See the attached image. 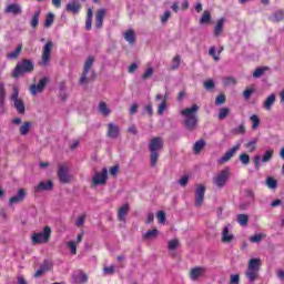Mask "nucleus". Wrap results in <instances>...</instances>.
<instances>
[{
	"mask_svg": "<svg viewBox=\"0 0 284 284\" xmlns=\"http://www.w3.org/2000/svg\"><path fill=\"white\" fill-rule=\"evenodd\" d=\"M230 284H241V275L232 274L230 276Z\"/></svg>",
	"mask_w": 284,
	"mask_h": 284,
	"instance_id": "49",
	"label": "nucleus"
},
{
	"mask_svg": "<svg viewBox=\"0 0 284 284\" xmlns=\"http://www.w3.org/2000/svg\"><path fill=\"white\" fill-rule=\"evenodd\" d=\"M225 103V94H220L215 99V105H223Z\"/></svg>",
	"mask_w": 284,
	"mask_h": 284,
	"instance_id": "59",
	"label": "nucleus"
},
{
	"mask_svg": "<svg viewBox=\"0 0 284 284\" xmlns=\"http://www.w3.org/2000/svg\"><path fill=\"white\" fill-rule=\"evenodd\" d=\"M103 272H104L105 276H112V274H114V266L113 265L105 266L103 268Z\"/></svg>",
	"mask_w": 284,
	"mask_h": 284,
	"instance_id": "56",
	"label": "nucleus"
},
{
	"mask_svg": "<svg viewBox=\"0 0 284 284\" xmlns=\"http://www.w3.org/2000/svg\"><path fill=\"white\" fill-rule=\"evenodd\" d=\"M168 108V93L163 97L162 102L158 106V114L162 115L163 112H165V109Z\"/></svg>",
	"mask_w": 284,
	"mask_h": 284,
	"instance_id": "33",
	"label": "nucleus"
},
{
	"mask_svg": "<svg viewBox=\"0 0 284 284\" xmlns=\"http://www.w3.org/2000/svg\"><path fill=\"white\" fill-rule=\"evenodd\" d=\"M247 152L252 153L256 150V141H250L245 144Z\"/></svg>",
	"mask_w": 284,
	"mask_h": 284,
	"instance_id": "50",
	"label": "nucleus"
},
{
	"mask_svg": "<svg viewBox=\"0 0 284 284\" xmlns=\"http://www.w3.org/2000/svg\"><path fill=\"white\" fill-rule=\"evenodd\" d=\"M248 270H255L258 272V270H261V258H251L248 261V265H247Z\"/></svg>",
	"mask_w": 284,
	"mask_h": 284,
	"instance_id": "27",
	"label": "nucleus"
},
{
	"mask_svg": "<svg viewBox=\"0 0 284 284\" xmlns=\"http://www.w3.org/2000/svg\"><path fill=\"white\" fill-rule=\"evenodd\" d=\"M26 196H28L26 189H19L17 194L9 199V205H17L19 203H23L26 201Z\"/></svg>",
	"mask_w": 284,
	"mask_h": 284,
	"instance_id": "12",
	"label": "nucleus"
},
{
	"mask_svg": "<svg viewBox=\"0 0 284 284\" xmlns=\"http://www.w3.org/2000/svg\"><path fill=\"white\" fill-rule=\"evenodd\" d=\"M284 19V10H278L273 14L272 21L280 23Z\"/></svg>",
	"mask_w": 284,
	"mask_h": 284,
	"instance_id": "42",
	"label": "nucleus"
},
{
	"mask_svg": "<svg viewBox=\"0 0 284 284\" xmlns=\"http://www.w3.org/2000/svg\"><path fill=\"white\" fill-rule=\"evenodd\" d=\"M45 83H48V78L40 79L37 85L32 84L30 88L31 94L43 92V90H45Z\"/></svg>",
	"mask_w": 284,
	"mask_h": 284,
	"instance_id": "17",
	"label": "nucleus"
},
{
	"mask_svg": "<svg viewBox=\"0 0 284 284\" xmlns=\"http://www.w3.org/2000/svg\"><path fill=\"white\" fill-rule=\"evenodd\" d=\"M67 245L71 250V254L77 255V243L75 242H69V243H67Z\"/></svg>",
	"mask_w": 284,
	"mask_h": 284,
	"instance_id": "60",
	"label": "nucleus"
},
{
	"mask_svg": "<svg viewBox=\"0 0 284 284\" xmlns=\"http://www.w3.org/2000/svg\"><path fill=\"white\" fill-rule=\"evenodd\" d=\"M32 72H34V63L29 59H22L16 64L11 72V77L13 79H19V77H23V74H30Z\"/></svg>",
	"mask_w": 284,
	"mask_h": 284,
	"instance_id": "3",
	"label": "nucleus"
},
{
	"mask_svg": "<svg viewBox=\"0 0 284 284\" xmlns=\"http://www.w3.org/2000/svg\"><path fill=\"white\" fill-rule=\"evenodd\" d=\"M92 17H93L92 9L89 8L87 11V18H85V30H92Z\"/></svg>",
	"mask_w": 284,
	"mask_h": 284,
	"instance_id": "30",
	"label": "nucleus"
},
{
	"mask_svg": "<svg viewBox=\"0 0 284 284\" xmlns=\"http://www.w3.org/2000/svg\"><path fill=\"white\" fill-rule=\"evenodd\" d=\"M210 21H212V14H210V11H204L200 18L201 26H204V23H210Z\"/></svg>",
	"mask_w": 284,
	"mask_h": 284,
	"instance_id": "37",
	"label": "nucleus"
},
{
	"mask_svg": "<svg viewBox=\"0 0 284 284\" xmlns=\"http://www.w3.org/2000/svg\"><path fill=\"white\" fill-rule=\"evenodd\" d=\"M253 161L255 164V170H258V168H261V155L260 154L255 155Z\"/></svg>",
	"mask_w": 284,
	"mask_h": 284,
	"instance_id": "64",
	"label": "nucleus"
},
{
	"mask_svg": "<svg viewBox=\"0 0 284 284\" xmlns=\"http://www.w3.org/2000/svg\"><path fill=\"white\" fill-rule=\"evenodd\" d=\"M87 215L82 214L78 217L75 225L77 227H83V223H85Z\"/></svg>",
	"mask_w": 284,
	"mask_h": 284,
	"instance_id": "51",
	"label": "nucleus"
},
{
	"mask_svg": "<svg viewBox=\"0 0 284 284\" xmlns=\"http://www.w3.org/2000/svg\"><path fill=\"white\" fill-rule=\"evenodd\" d=\"M215 85H216V84L214 83L213 80H206V81L204 82V88H205V90H214Z\"/></svg>",
	"mask_w": 284,
	"mask_h": 284,
	"instance_id": "53",
	"label": "nucleus"
},
{
	"mask_svg": "<svg viewBox=\"0 0 284 284\" xmlns=\"http://www.w3.org/2000/svg\"><path fill=\"white\" fill-rule=\"evenodd\" d=\"M176 247H179V240H170L168 248L172 251L175 250Z\"/></svg>",
	"mask_w": 284,
	"mask_h": 284,
	"instance_id": "58",
	"label": "nucleus"
},
{
	"mask_svg": "<svg viewBox=\"0 0 284 284\" xmlns=\"http://www.w3.org/2000/svg\"><path fill=\"white\" fill-rule=\"evenodd\" d=\"M227 116H230V109L229 108H222L219 111V115L217 118L220 119V121H223V119H227Z\"/></svg>",
	"mask_w": 284,
	"mask_h": 284,
	"instance_id": "41",
	"label": "nucleus"
},
{
	"mask_svg": "<svg viewBox=\"0 0 284 284\" xmlns=\"http://www.w3.org/2000/svg\"><path fill=\"white\" fill-rule=\"evenodd\" d=\"M173 65H172V70H176L179 69V65H181V55H175L173 58Z\"/></svg>",
	"mask_w": 284,
	"mask_h": 284,
	"instance_id": "52",
	"label": "nucleus"
},
{
	"mask_svg": "<svg viewBox=\"0 0 284 284\" xmlns=\"http://www.w3.org/2000/svg\"><path fill=\"white\" fill-rule=\"evenodd\" d=\"M41 17V11L38 10L33 13V18L30 21L31 28L36 29L39 27V18Z\"/></svg>",
	"mask_w": 284,
	"mask_h": 284,
	"instance_id": "32",
	"label": "nucleus"
},
{
	"mask_svg": "<svg viewBox=\"0 0 284 284\" xmlns=\"http://www.w3.org/2000/svg\"><path fill=\"white\" fill-rule=\"evenodd\" d=\"M58 179L60 183H70V166H68L67 164H59Z\"/></svg>",
	"mask_w": 284,
	"mask_h": 284,
	"instance_id": "9",
	"label": "nucleus"
},
{
	"mask_svg": "<svg viewBox=\"0 0 284 284\" xmlns=\"http://www.w3.org/2000/svg\"><path fill=\"white\" fill-rule=\"evenodd\" d=\"M65 11L71 12L72 14H79V12H81V2L74 0L67 3Z\"/></svg>",
	"mask_w": 284,
	"mask_h": 284,
	"instance_id": "18",
	"label": "nucleus"
},
{
	"mask_svg": "<svg viewBox=\"0 0 284 284\" xmlns=\"http://www.w3.org/2000/svg\"><path fill=\"white\" fill-rule=\"evenodd\" d=\"M239 160L243 165H250V154L247 153H241L239 156Z\"/></svg>",
	"mask_w": 284,
	"mask_h": 284,
	"instance_id": "46",
	"label": "nucleus"
},
{
	"mask_svg": "<svg viewBox=\"0 0 284 284\" xmlns=\"http://www.w3.org/2000/svg\"><path fill=\"white\" fill-rule=\"evenodd\" d=\"M154 74V69L148 68L145 72L142 74L143 81L151 79V77Z\"/></svg>",
	"mask_w": 284,
	"mask_h": 284,
	"instance_id": "48",
	"label": "nucleus"
},
{
	"mask_svg": "<svg viewBox=\"0 0 284 284\" xmlns=\"http://www.w3.org/2000/svg\"><path fill=\"white\" fill-rule=\"evenodd\" d=\"M205 272H206L205 267L196 266L191 268L189 276L191 281H199V278H202V276H205Z\"/></svg>",
	"mask_w": 284,
	"mask_h": 284,
	"instance_id": "15",
	"label": "nucleus"
},
{
	"mask_svg": "<svg viewBox=\"0 0 284 284\" xmlns=\"http://www.w3.org/2000/svg\"><path fill=\"white\" fill-rule=\"evenodd\" d=\"M93 64L94 57H89L84 63L82 75L80 78V85H84V83H88V73L90 72V68H92Z\"/></svg>",
	"mask_w": 284,
	"mask_h": 284,
	"instance_id": "11",
	"label": "nucleus"
},
{
	"mask_svg": "<svg viewBox=\"0 0 284 284\" xmlns=\"http://www.w3.org/2000/svg\"><path fill=\"white\" fill-rule=\"evenodd\" d=\"M52 23H54V14L49 12L44 21V28H52Z\"/></svg>",
	"mask_w": 284,
	"mask_h": 284,
	"instance_id": "40",
	"label": "nucleus"
},
{
	"mask_svg": "<svg viewBox=\"0 0 284 284\" xmlns=\"http://www.w3.org/2000/svg\"><path fill=\"white\" fill-rule=\"evenodd\" d=\"M250 120L252 121V130H256L258 125H261V119H258V115L253 114Z\"/></svg>",
	"mask_w": 284,
	"mask_h": 284,
	"instance_id": "43",
	"label": "nucleus"
},
{
	"mask_svg": "<svg viewBox=\"0 0 284 284\" xmlns=\"http://www.w3.org/2000/svg\"><path fill=\"white\" fill-rule=\"evenodd\" d=\"M48 270L50 268L47 265L42 266L41 268L36 271V273L33 274L34 278H41V276H43V273L48 272Z\"/></svg>",
	"mask_w": 284,
	"mask_h": 284,
	"instance_id": "47",
	"label": "nucleus"
},
{
	"mask_svg": "<svg viewBox=\"0 0 284 284\" xmlns=\"http://www.w3.org/2000/svg\"><path fill=\"white\" fill-rule=\"evenodd\" d=\"M209 54L210 57H213L214 61H220L221 58H219V55H216V48L211 47L209 50Z\"/></svg>",
	"mask_w": 284,
	"mask_h": 284,
	"instance_id": "57",
	"label": "nucleus"
},
{
	"mask_svg": "<svg viewBox=\"0 0 284 284\" xmlns=\"http://www.w3.org/2000/svg\"><path fill=\"white\" fill-rule=\"evenodd\" d=\"M30 130H32V122L30 121L23 122L19 129L20 135L28 136V134H30Z\"/></svg>",
	"mask_w": 284,
	"mask_h": 284,
	"instance_id": "24",
	"label": "nucleus"
},
{
	"mask_svg": "<svg viewBox=\"0 0 284 284\" xmlns=\"http://www.w3.org/2000/svg\"><path fill=\"white\" fill-rule=\"evenodd\" d=\"M245 132H247L245 124H240L239 126L232 130L233 134H245Z\"/></svg>",
	"mask_w": 284,
	"mask_h": 284,
	"instance_id": "45",
	"label": "nucleus"
},
{
	"mask_svg": "<svg viewBox=\"0 0 284 284\" xmlns=\"http://www.w3.org/2000/svg\"><path fill=\"white\" fill-rule=\"evenodd\" d=\"M205 145H206L205 140H197L193 145L194 154H201V151L203 150V148H205Z\"/></svg>",
	"mask_w": 284,
	"mask_h": 284,
	"instance_id": "29",
	"label": "nucleus"
},
{
	"mask_svg": "<svg viewBox=\"0 0 284 284\" xmlns=\"http://www.w3.org/2000/svg\"><path fill=\"white\" fill-rule=\"evenodd\" d=\"M276 101V95L271 94L266 100L264 101V108L265 110H272V106L274 105Z\"/></svg>",
	"mask_w": 284,
	"mask_h": 284,
	"instance_id": "31",
	"label": "nucleus"
},
{
	"mask_svg": "<svg viewBox=\"0 0 284 284\" xmlns=\"http://www.w3.org/2000/svg\"><path fill=\"white\" fill-rule=\"evenodd\" d=\"M75 283H88V275L85 273L78 275Z\"/></svg>",
	"mask_w": 284,
	"mask_h": 284,
	"instance_id": "55",
	"label": "nucleus"
},
{
	"mask_svg": "<svg viewBox=\"0 0 284 284\" xmlns=\"http://www.w3.org/2000/svg\"><path fill=\"white\" fill-rule=\"evenodd\" d=\"M158 221L159 223H165V212L163 211L158 212Z\"/></svg>",
	"mask_w": 284,
	"mask_h": 284,
	"instance_id": "63",
	"label": "nucleus"
},
{
	"mask_svg": "<svg viewBox=\"0 0 284 284\" xmlns=\"http://www.w3.org/2000/svg\"><path fill=\"white\" fill-rule=\"evenodd\" d=\"M52 48H54V43H52V41H49L44 44L42 49L40 65H48V63H50V58L52 57Z\"/></svg>",
	"mask_w": 284,
	"mask_h": 284,
	"instance_id": "8",
	"label": "nucleus"
},
{
	"mask_svg": "<svg viewBox=\"0 0 284 284\" xmlns=\"http://www.w3.org/2000/svg\"><path fill=\"white\" fill-rule=\"evenodd\" d=\"M54 187V183H52V180L49 181H41L38 185L34 186V192H48Z\"/></svg>",
	"mask_w": 284,
	"mask_h": 284,
	"instance_id": "16",
	"label": "nucleus"
},
{
	"mask_svg": "<svg viewBox=\"0 0 284 284\" xmlns=\"http://www.w3.org/2000/svg\"><path fill=\"white\" fill-rule=\"evenodd\" d=\"M189 181H190V178H189L187 175H184V176H182V178L180 179L179 183H180V185H181L182 187H185V185H187Z\"/></svg>",
	"mask_w": 284,
	"mask_h": 284,
	"instance_id": "62",
	"label": "nucleus"
},
{
	"mask_svg": "<svg viewBox=\"0 0 284 284\" xmlns=\"http://www.w3.org/2000/svg\"><path fill=\"white\" fill-rule=\"evenodd\" d=\"M103 19H105V9H99L95 12V28L98 30L103 28Z\"/></svg>",
	"mask_w": 284,
	"mask_h": 284,
	"instance_id": "19",
	"label": "nucleus"
},
{
	"mask_svg": "<svg viewBox=\"0 0 284 284\" xmlns=\"http://www.w3.org/2000/svg\"><path fill=\"white\" fill-rule=\"evenodd\" d=\"M21 50H23V44H19L14 51L7 53V59H19V54H21Z\"/></svg>",
	"mask_w": 284,
	"mask_h": 284,
	"instance_id": "28",
	"label": "nucleus"
},
{
	"mask_svg": "<svg viewBox=\"0 0 284 284\" xmlns=\"http://www.w3.org/2000/svg\"><path fill=\"white\" fill-rule=\"evenodd\" d=\"M274 156V150H267L262 156V163H270Z\"/></svg>",
	"mask_w": 284,
	"mask_h": 284,
	"instance_id": "39",
	"label": "nucleus"
},
{
	"mask_svg": "<svg viewBox=\"0 0 284 284\" xmlns=\"http://www.w3.org/2000/svg\"><path fill=\"white\" fill-rule=\"evenodd\" d=\"M11 101L18 114H26V103L23 102V100L19 98V89H17V87L13 88Z\"/></svg>",
	"mask_w": 284,
	"mask_h": 284,
	"instance_id": "6",
	"label": "nucleus"
},
{
	"mask_svg": "<svg viewBox=\"0 0 284 284\" xmlns=\"http://www.w3.org/2000/svg\"><path fill=\"white\" fill-rule=\"evenodd\" d=\"M121 134V129L119 128V125L110 122L106 126V136L109 139H116L118 136H120Z\"/></svg>",
	"mask_w": 284,
	"mask_h": 284,
	"instance_id": "14",
	"label": "nucleus"
},
{
	"mask_svg": "<svg viewBox=\"0 0 284 284\" xmlns=\"http://www.w3.org/2000/svg\"><path fill=\"white\" fill-rule=\"evenodd\" d=\"M248 221H250V217L246 214L237 215V223H240L241 225L243 226L247 225Z\"/></svg>",
	"mask_w": 284,
	"mask_h": 284,
	"instance_id": "44",
	"label": "nucleus"
},
{
	"mask_svg": "<svg viewBox=\"0 0 284 284\" xmlns=\"http://www.w3.org/2000/svg\"><path fill=\"white\" fill-rule=\"evenodd\" d=\"M108 183V169L104 168L101 172H97L91 181V186L97 187L98 185H105Z\"/></svg>",
	"mask_w": 284,
	"mask_h": 284,
	"instance_id": "7",
	"label": "nucleus"
},
{
	"mask_svg": "<svg viewBox=\"0 0 284 284\" xmlns=\"http://www.w3.org/2000/svg\"><path fill=\"white\" fill-rule=\"evenodd\" d=\"M267 70H270L268 67L255 69V71L253 72L254 79H261V77H263L265 74V72H267Z\"/></svg>",
	"mask_w": 284,
	"mask_h": 284,
	"instance_id": "35",
	"label": "nucleus"
},
{
	"mask_svg": "<svg viewBox=\"0 0 284 284\" xmlns=\"http://www.w3.org/2000/svg\"><path fill=\"white\" fill-rule=\"evenodd\" d=\"M205 201V185L199 184L195 189V207H201Z\"/></svg>",
	"mask_w": 284,
	"mask_h": 284,
	"instance_id": "10",
	"label": "nucleus"
},
{
	"mask_svg": "<svg viewBox=\"0 0 284 284\" xmlns=\"http://www.w3.org/2000/svg\"><path fill=\"white\" fill-rule=\"evenodd\" d=\"M199 104H193L191 108L183 109L180 114L184 116L183 125L187 132H194L199 128Z\"/></svg>",
	"mask_w": 284,
	"mask_h": 284,
	"instance_id": "1",
	"label": "nucleus"
},
{
	"mask_svg": "<svg viewBox=\"0 0 284 284\" xmlns=\"http://www.w3.org/2000/svg\"><path fill=\"white\" fill-rule=\"evenodd\" d=\"M99 110L101 114H103V116L110 115V109L108 108V104L104 101L100 102Z\"/></svg>",
	"mask_w": 284,
	"mask_h": 284,
	"instance_id": "38",
	"label": "nucleus"
},
{
	"mask_svg": "<svg viewBox=\"0 0 284 284\" xmlns=\"http://www.w3.org/2000/svg\"><path fill=\"white\" fill-rule=\"evenodd\" d=\"M156 236H159V230L158 229H153V230H149L143 235V239H145L146 241H150L151 239H156Z\"/></svg>",
	"mask_w": 284,
	"mask_h": 284,
	"instance_id": "34",
	"label": "nucleus"
},
{
	"mask_svg": "<svg viewBox=\"0 0 284 284\" xmlns=\"http://www.w3.org/2000/svg\"><path fill=\"white\" fill-rule=\"evenodd\" d=\"M6 14H21L22 10H21V6L17 4V3H11L9 6H7V8L4 9Z\"/></svg>",
	"mask_w": 284,
	"mask_h": 284,
	"instance_id": "20",
	"label": "nucleus"
},
{
	"mask_svg": "<svg viewBox=\"0 0 284 284\" xmlns=\"http://www.w3.org/2000/svg\"><path fill=\"white\" fill-rule=\"evenodd\" d=\"M50 236H52V229L45 226L42 232L33 233L31 241L33 245H41L43 243H49Z\"/></svg>",
	"mask_w": 284,
	"mask_h": 284,
	"instance_id": "4",
	"label": "nucleus"
},
{
	"mask_svg": "<svg viewBox=\"0 0 284 284\" xmlns=\"http://www.w3.org/2000/svg\"><path fill=\"white\" fill-rule=\"evenodd\" d=\"M251 243H261L263 241V235L262 234H255L250 237Z\"/></svg>",
	"mask_w": 284,
	"mask_h": 284,
	"instance_id": "54",
	"label": "nucleus"
},
{
	"mask_svg": "<svg viewBox=\"0 0 284 284\" xmlns=\"http://www.w3.org/2000/svg\"><path fill=\"white\" fill-rule=\"evenodd\" d=\"M266 185L270 187V190H276V187H278V181L272 176H268L266 179Z\"/></svg>",
	"mask_w": 284,
	"mask_h": 284,
	"instance_id": "36",
	"label": "nucleus"
},
{
	"mask_svg": "<svg viewBox=\"0 0 284 284\" xmlns=\"http://www.w3.org/2000/svg\"><path fill=\"white\" fill-rule=\"evenodd\" d=\"M123 37L125 41H128V43H130L131 45H134V43H136V33H134V30L132 29L126 30Z\"/></svg>",
	"mask_w": 284,
	"mask_h": 284,
	"instance_id": "22",
	"label": "nucleus"
},
{
	"mask_svg": "<svg viewBox=\"0 0 284 284\" xmlns=\"http://www.w3.org/2000/svg\"><path fill=\"white\" fill-rule=\"evenodd\" d=\"M130 212V204H123L118 211V221H125V216Z\"/></svg>",
	"mask_w": 284,
	"mask_h": 284,
	"instance_id": "21",
	"label": "nucleus"
},
{
	"mask_svg": "<svg viewBox=\"0 0 284 284\" xmlns=\"http://www.w3.org/2000/svg\"><path fill=\"white\" fill-rule=\"evenodd\" d=\"M161 150H163V139L155 136L150 140L149 152H150V165L156 168L159 159L161 156Z\"/></svg>",
	"mask_w": 284,
	"mask_h": 284,
	"instance_id": "2",
	"label": "nucleus"
},
{
	"mask_svg": "<svg viewBox=\"0 0 284 284\" xmlns=\"http://www.w3.org/2000/svg\"><path fill=\"white\" fill-rule=\"evenodd\" d=\"M229 179H230V168H224L213 178V183L214 185H216V187L221 190L225 187V184L227 183Z\"/></svg>",
	"mask_w": 284,
	"mask_h": 284,
	"instance_id": "5",
	"label": "nucleus"
},
{
	"mask_svg": "<svg viewBox=\"0 0 284 284\" xmlns=\"http://www.w3.org/2000/svg\"><path fill=\"white\" fill-rule=\"evenodd\" d=\"M252 94H254V89H252V88H248V89L244 90V92H243V97L246 100L250 99L252 97Z\"/></svg>",
	"mask_w": 284,
	"mask_h": 284,
	"instance_id": "61",
	"label": "nucleus"
},
{
	"mask_svg": "<svg viewBox=\"0 0 284 284\" xmlns=\"http://www.w3.org/2000/svg\"><path fill=\"white\" fill-rule=\"evenodd\" d=\"M240 150H241V143L235 144L233 148H231L229 151H226L224 156H222L219 160V163L220 164L227 163V161H230L234 156V154H236V152Z\"/></svg>",
	"mask_w": 284,
	"mask_h": 284,
	"instance_id": "13",
	"label": "nucleus"
},
{
	"mask_svg": "<svg viewBox=\"0 0 284 284\" xmlns=\"http://www.w3.org/2000/svg\"><path fill=\"white\" fill-rule=\"evenodd\" d=\"M245 276L248 280V283H254L258 280V271H255L254 268H246Z\"/></svg>",
	"mask_w": 284,
	"mask_h": 284,
	"instance_id": "23",
	"label": "nucleus"
},
{
	"mask_svg": "<svg viewBox=\"0 0 284 284\" xmlns=\"http://www.w3.org/2000/svg\"><path fill=\"white\" fill-rule=\"evenodd\" d=\"M223 26H225V18H221L217 20L214 28V37H221V33L223 32Z\"/></svg>",
	"mask_w": 284,
	"mask_h": 284,
	"instance_id": "26",
	"label": "nucleus"
},
{
	"mask_svg": "<svg viewBox=\"0 0 284 284\" xmlns=\"http://www.w3.org/2000/svg\"><path fill=\"white\" fill-rule=\"evenodd\" d=\"M232 241H234V235L231 234L230 229L225 226L222 232V243H232Z\"/></svg>",
	"mask_w": 284,
	"mask_h": 284,
	"instance_id": "25",
	"label": "nucleus"
}]
</instances>
